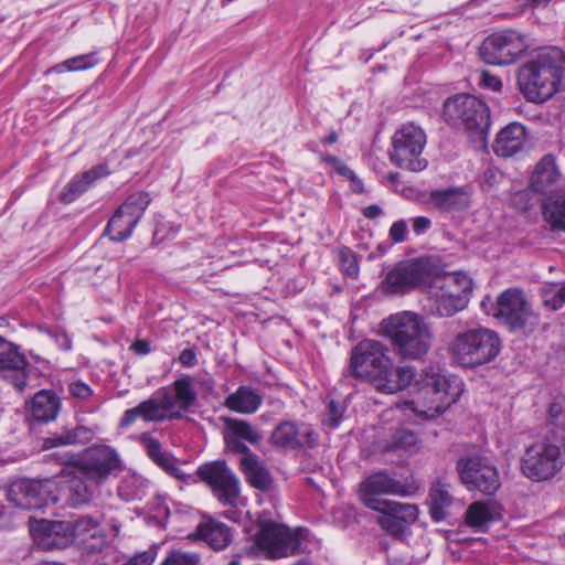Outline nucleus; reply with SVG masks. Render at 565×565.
I'll return each mask as SVG.
<instances>
[{"label": "nucleus", "instance_id": "nucleus-59", "mask_svg": "<svg viewBox=\"0 0 565 565\" xmlns=\"http://www.w3.org/2000/svg\"><path fill=\"white\" fill-rule=\"evenodd\" d=\"M154 511L153 518L158 520V523L166 525L167 520L171 515L170 508L164 502H159Z\"/></svg>", "mask_w": 565, "mask_h": 565}, {"label": "nucleus", "instance_id": "nucleus-45", "mask_svg": "<svg viewBox=\"0 0 565 565\" xmlns=\"http://www.w3.org/2000/svg\"><path fill=\"white\" fill-rule=\"evenodd\" d=\"M430 508L429 514L435 522L446 519L445 509L448 508L452 500L448 491L444 488H433L429 493Z\"/></svg>", "mask_w": 565, "mask_h": 565}, {"label": "nucleus", "instance_id": "nucleus-48", "mask_svg": "<svg viewBox=\"0 0 565 565\" xmlns=\"http://www.w3.org/2000/svg\"><path fill=\"white\" fill-rule=\"evenodd\" d=\"M200 555L180 550H172L161 565H199Z\"/></svg>", "mask_w": 565, "mask_h": 565}, {"label": "nucleus", "instance_id": "nucleus-4", "mask_svg": "<svg viewBox=\"0 0 565 565\" xmlns=\"http://www.w3.org/2000/svg\"><path fill=\"white\" fill-rule=\"evenodd\" d=\"M381 331L403 360H419L431 347L433 332L425 319L415 312L404 311L383 319Z\"/></svg>", "mask_w": 565, "mask_h": 565}, {"label": "nucleus", "instance_id": "nucleus-33", "mask_svg": "<svg viewBox=\"0 0 565 565\" xmlns=\"http://www.w3.org/2000/svg\"><path fill=\"white\" fill-rule=\"evenodd\" d=\"M239 468L245 476L246 481L255 489L269 491L274 483V478L268 468L260 461L258 456L241 458Z\"/></svg>", "mask_w": 565, "mask_h": 565}, {"label": "nucleus", "instance_id": "nucleus-16", "mask_svg": "<svg viewBox=\"0 0 565 565\" xmlns=\"http://www.w3.org/2000/svg\"><path fill=\"white\" fill-rule=\"evenodd\" d=\"M49 480L19 479L10 483L7 499L14 507L25 510L42 509L57 502Z\"/></svg>", "mask_w": 565, "mask_h": 565}, {"label": "nucleus", "instance_id": "nucleus-42", "mask_svg": "<svg viewBox=\"0 0 565 565\" xmlns=\"http://www.w3.org/2000/svg\"><path fill=\"white\" fill-rule=\"evenodd\" d=\"M99 63L98 53L90 52L87 54L77 55L65 60L52 66L47 72L63 73V72H77L85 71L94 67Z\"/></svg>", "mask_w": 565, "mask_h": 565}, {"label": "nucleus", "instance_id": "nucleus-13", "mask_svg": "<svg viewBox=\"0 0 565 565\" xmlns=\"http://www.w3.org/2000/svg\"><path fill=\"white\" fill-rule=\"evenodd\" d=\"M431 270H434V260L429 257L399 262L387 271L383 287L391 294L405 292L419 287L425 288Z\"/></svg>", "mask_w": 565, "mask_h": 565}, {"label": "nucleus", "instance_id": "nucleus-61", "mask_svg": "<svg viewBox=\"0 0 565 565\" xmlns=\"http://www.w3.org/2000/svg\"><path fill=\"white\" fill-rule=\"evenodd\" d=\"M383 214V210L379 204H371L363 210V215L366 218H376Z\"/></svg>", "mask_w": 565, "mask_h": 565}, {"label": "nucleus", "instance_id": "nucleus-32", "mask_svg": "<svg viewBox=\"0 0 565 565\" xmlns=\"http://www.w3.org/2000/svg\"><path fill=\"white\" fill-rule=\"evenodd\" d=\"M61 408V399L54 391L41 390L32 398L31 414L39 423L54 420Z\"/></svg>", "mask_w": 565, "mask_h": 565}, {"label": "nucleus", "instance_id": "nucleus-20", "mask_svg": "<svg viewBox=\"0 0 565 565\" xmlns=\"http://www.w3.org/2000/svg\"><path fill=\"white\" fill-rule=\"evenodd\" d=\"M20 345L0 335V371L6 381L22 393L28 385L29 361Z\"/></svg>", "mask_w": 565, "mask_h": 565}, {"label": "nucleus", "instance_id": "nucleus-64", "mask_svg": "<svg viewBox=\"0 0 565 565\" xmlns=\"http://www.w3.org/2000/svg\"><path fill=\"white\" fill-rule=\"evenodd\" d=\"M323 162L330 164L333 169H335L342 161L333 156V154H327L322 158Z\"/></svg>", "mask_w": 565, "mask_h": 565}, {"label": "nucleus", "instance_id": "nucleus-62", "mask_svg": "<svg viewBox=\"0 0 565 565\" xmlns=\"http://www.w3.org/2000/svg\"><path fill=\"white\" fill-rule=\"evenodd\" d=\"M349 180L351 182V189L354 193L361 194L364 192V184L355 173Z\"/></svg>", "mask_w": 565, "mask_h": 565}, {"label": "nucleus", "instance_id": "nucleus-30", "mask_svg": "<svg viewBox=\"0 0 565 565\" xmlns=\"http://www.w3.org/2000/svg\"><path fill=\"white\" fill-rule=\"evenodd\" d=\"M427 300L425 310L428 315L437 317H452L468 306V300L454 299L438 288L425 287Z\"/></svg>", "mask_w": 565, "mask_h": 565}, {"label": "nucleus", "instance_id": "nucleus-19", "mask_svg": "<svg viewBox=\"0 0 565 565\" xmlns=\"http://www.w3.org/2000/svg\"><path fill=\"white\" fill-rule=\"evenodd\" d=\"M29 530L35 545L43 551L71 546V527L67 520L29 519Z\"/></svg>", "mask_w": 565, "mask_h": 565}, {"label": "nucleus", "instance_id": "nucleus-56", "mask_svg": "<svg viewBox=\"0 0 565 565\" xmlns=\"http://www.w3.org/2000/svg\"><path fill=\"white\" fill-rule=\"evenodd\" d=\"M154 555L151 552H142L131 557L125 565H151Z\"/></svg>", "mask_w": 565, "mask_h": 565}, {"label": "nucleus", "instance_id": "nucleus-24", "mask_svg": "<svg viewBox=\"0 0 565 565\" xmlns=\"http://www.w3.org/2000/svg\"><path fill=\"white\" fill-rule=\"evenodd\" d=\"M159 395H162L164 409L170 413L180 412L182 415L189 412L198 401V394L188 375L177 379L170 388H159Z\"/></svg>", "mask_w": 565, "mask_h": 565}, {"label": "nucleus", "instance_id": "nucleus-52", "mask_svg": "<svg viewBox=\"0 0 565 565\" xmlns=\"http://www.w3.org/2000/svg\"><path fill=\"white\" fill-rule=\"evenodd\" d=\"M70 394L78 399H87L93 395V390L90 386L82 381H76L70 384L68 386Z\"/></svg>", "mask_w": 565, "mask_h": 565}, {"label": "nucleus", "instance_id": "nucleus-58", "mask_svg": "<svg viewBox=\"0 0 565 565\" xmlns=\"http://www.w3.org/2000/svg\"><path fill=\"white\" fill-rule=\"evenodd\" d=\"M46 332L50 337L55 339V341L60 344L61 348H63L64 350L71 349V341L65 333L57 329H47Z\"/></svg>", "mask_w": 565, "mask_h": 565}, {"label": "nucleus", "instance_id": "nucleus-44", "mask_svg": "<svg viewBox=\"0 0 565 565\" xmlns=\"http://www.w3.org/2000/svg\"><path fill=\"white\" fill-rule=\"evenodd\" d=\"M227 434L244 439L245 441L257 445L262 441V434L255 429L247 420L244 419H228L226 422Z\"/></svg>", "mask_w": 565, "mask_h": 565}, {"label": "nucleus", "instance_id": "nucleus-22", "mask_svg": "<svg viewBox=\"0 0 565 565\" xmlns=\"http://www.w3.org/2000/svg\"><path fill=\"white\" fill-rule=\"evenodd\" d=\"M394 494L407 497L411 494L407 486L397 479L392 478L385 470L371 473L360 483V500L369 509H374L371 501H387L381 495Z\"/></svg>", "mask_w": 565, "mask_h": 565}, {"label": "nucleus", "instance_id": "nucleus-15", "mask_svg": "<svg viewBox=\"0 0 565 565\" xmlns=\"http://www.w3.org/2000/svg\"><path fill=\"white\" fill-rule=\"evenodd\" d=\"M457 471L470 491L478 490L486 495H493L501 486L498 469L481 456L460 458Z\"/></svg>", "mask_w": 565, "mask_h": 565}, {"label": "nucleus", "instance_id": "nucleus-10", "mask_svg": "<svg viewBox=\"0 0 565 565\" xmlns=\"http://www.w3.org/2000/svg\"><path fill=\"white\" fill-rule=\"evenodd\" d=\"M64 463L75 467L86 480H92L98 486L120 470L121 461L116 450L109 446H94L85 450L82 458L74 455L67 456Z\"/></svg>", "mask_w": 565, "mask_h": 565}, {"label": "nucleus", "instance_id": "nucleus-51", "mask_svg": "<svg viewBox=\"0 0 565 565\" xmlns=\"http://www.w3.org/2000/svg\"><path fill=\"white\" fill-rule=\"evenodd\" d=\"M344 408L337 402L331 401L328 406L324 423L331 427L337 428L342 419Z\"/></svg>", "mask_w": 565, "mask_h": 565}, {"label": "nucleus", "instance_id": "nucleus-40", "mask_svg": "<svg viewBox=\"0 0 565 565\" xmlns=\"http://www.w3.org/2000/svg\"><path fill=\"white\" fill-rule=\"evenodd\" d=\"M385 449L388 451L415 452L418 449V436L408 428H396L386 441Z\"/></svg>", "mask_w": 565, "mask_h": 565}, {"label": "nucleus", "instance_id": "nucleus-18", "mask_svg": "<svg viewBox=\"0 0 565 565\" xmlns=\"http://www.w3.org/2000/svg\"><path fill=\"white\" fill-rule=\"evenodd\" d=\"M269 440L275 448L284 451L312 449L319 445V434L310 425L282 420L275 426Z\"/></svg>", "mask_w": 565, "mask_h": 565}, {"label": "nucleus", "instance_id": "nucleus-6", "mask_svg": "<svg viewBox=\"0 0 565 565\" xmlns=\"http://www.w3.org/2000/svg\"><path fill=\"white\" fill-rule=\"evenodd\" d=\"M499 334L488 328H472L459 332L448 344L451 361L463 369H476L491 363L501 351Z\"/></svg>", "mask_w": 565, "mask_h": 565}, {"label": "nucleus", "instance_id": "nucleus-46", "mask_svg": "<svg viewBox=\"0 0 565 565\" xmlns=\"http://www.w3.org/2000/svg\"><path fill=\"white\" fill-rule=\"evenodd\" d=\"M340 268L350 278H358L360 273L359 255L347 246L339 249Z\"/></svg>", "mask_w": 565, "mask_h": 565}, {"label": "nucleus", "instance_id": "nucleus-31", "mask_svg": "<svg viewBox=\"0 0 565 565\" xmlns=\"http://www.w3.org/2000/svg\"><path fill=\"white\" fill-rule=\"evenodd\" d=\"M263 404V395L258 388L250 385H241L234 393L230 394L224 406L238 414H254Z\"/></svg>", "mask_w": 565, "mask_h": 565}, {"label": "nucleus", "instance_id": "nucleus-57", "mask_svg": "<svg viewBox=\"0 0 565 565\" xmlns=\"http://www.w3.org/2000/svg\"><path fill=\"white\" fill-rule=\"evenodd\" d=\"M179 362L186 367L194 366L198 363L196 353L193 349H184L179 355Z\"/></svg>", "mask_w": 565, "mask_h": 565}, {"label": "nucleus", "instance_id": "nucleus-29", "mask_svg": "<svg viewBox=\"0 0 565 565\" xmlns=\"http://www.w3.org/2000/svg\"><path fill=\"white\" fill-rule=\"evenodd\" d=\"M526 142V129L520 122H511L497 135L493 151L497 156L509 158L521 151Z\"/></svg>", "mask_w": 565, "mask_h": 565}, {"label": "nucleus", "instance_id": "nucleus-35", "mask_svg": "<svg viewBox=\"0 0 565 565\" xmlns=\"http://www.w3.org/2000/svg\"><path fill=\"white\" fill-rule=\"evenodd\" d=\"M195 535L214 550H223L232 542L231 529L226 524L213 519L201 522L196 526Z\"/></svg>", "mask_w": 565, "mask_h": 565}, {"label": "nucleus", "instance_id": "nucleus-34", "mask_svg": "<svg viewBox=\"0 0 565 565\" xmlns=\"http://www.w3.org/2000/svg\"><path fill=\"white\" fill-rule=\"evenodd\" d=\"M542 215L554 233H565V191L553 192L542 203Z\"/></svg>", "mask_w": 565, "mask_h": 565}, {"label": "nucleus", "instance_id": "nucleus-17", "mask_svg": "<svg viewBox=\"0 0 565 565\" xmlns=\"http://www.w3.org/2000/svg\"><path fill=\"white\" fill-rule=\"evenodd\" d=\"M374 511L379 512L377 524L394 539H403L411 524L418 516V509L414 504L396 501H371Z\"/></svg>", "mask_w": 565, "mask_h": 565}, {"label": "nucleus", "instance_id": "nucleus-11", "mask_svg": "<svg viewBox=\"0 0 565 565\" xmlns=\"http://www.w3.org/2000/svg\"><path fill=\"white\" fill-rule=\"evenodd\" d=\"M493 317L500 320L512 332L533 331L537 324L539 316L519 288H509L497 299Z\"/></svg>", "mask_w": 565, "mask_h": 565}, {"label": "nucleus", "instance_id": "nucleus-21", "mask_svg": "<svg viewBox=\"0 0 565 565\" xmlns=\"http://www.w3.org/2000/svg\"><path fill=\"white\" fill-rule=\"evenodd\" d=\"M67 521L71 527V544L81 545L86 554H98L109 546L99 518L78 515Z\"/></svg>", "mask_w": 565, "mask_h": 565}, {"label": "nucleus", "instance_id": "nucleus-8", "mask_svg": "<svg viewBox=\"0 0 565 565\" xmlns=\"http://www.w3.org/2000/svg\"><path fill=\"white\" fill-rule=\"evenodd\" d=\"M425 145V131L414 124L405 125L392 138L390 160L399 169L420 172L428 166V161L423 157Z\"/></svg>", "mask_w": 565, "mask_h": 565}, {"label": "nucleus", "instance_id": "nucleus-1", "mask_svg": "<svg viewBox=\"0 0 565 565\" xmlns=\"http://www.w3.org/2000/svg\"><path fill=\"white\" fill-rule=\"evenodd\" d=\"M388 352V347L381 341H360L351 351L345 374L369 382L380 393L395 394L403 391L413 382L416 371L412 366L394 369Z\"/></svg>", "mask_w": 565, "mask_h": 565}, {"label": "nucleus", "instance_id": "nucleus-26", "mask_svg": "<svg viewBox=\"0 0 565 565\" xmlns=\"http://www.w3.org/2000/svg\"><path fill=\"white\" fill-rule=\"evenodd\" d=\"M140 443L145 447L147 456L151 459V461L160 467L169 476L182 481L191 480L196 482L192 476H188L177 466V459L171 452L162 449L161 443L157 438L150 436L149 434H142L140 437Z\"/></svg>", "mask_w": 565, "mask_h": 565}, {"label": "nucleus", "instance_id": "nucleus-54", "mask_svg": "<svg viewBox=\"0 0 565 565\" xmlns=\"http://www.w3.org/2000/svg\"><path fill=\"white\" fill-rule=\"evenodd\" d=\"M431 227V221L427 216H417L412 218V228L416 235L426 233Z\"/></svg>", "mask_w": 565, "mask_h": 565}, {"label": "nucleus", "instance_id": "nucleus-50", "mask_svg": "<svg viewBox=\"0 0 565 565\" xmlns=\"http://www.w3.org/2000/svg\"><path fill=\"white\" fill-rule=\"evenodd\" d=\"M224 440L226 444V447L232 450L233 452L242 454V458L249 459L250 457L257 456L255 452L250 450V448L244 443V439H239L237 437H234L230 434L224 435Z\"/></svg>", "mask_w": 565, "mask_h": 565}, {"label": "nucleus", "instance_id": "nucleus-41", "mask_svg": "<svg viewBox=\"0 0 565 565\" xmlns=\"http://www.w3.org/2000/svg\"><path fill=\"white\" fill-rule=\"evenodd\" d=\"M493 521V515L488 504L473 502L466 511V523L477 531L484 532Z\"/></svg>", "mask_w": 565, "mask_h": 565}, {"label": "nucleus", "instance_id": "nucleus-7", "mask_svg": "<svg viewBox=\"0 0 565 565\" xmlns=\"http://www.w3.org/2000/svg\"><path fill=\"white\" fill-rule=\"evenodd\" d=\"M443 118L451 128L479 139L486 138L491 125L487 104L470 94L448 97L443 105Z\"/></svg>", "mask_w": 565, "mask_h": 565}, {"label": "nucleus", "instance_id": "nucleus-43", "mask_svg": "<svg viewBox=\"0 0 565 565\" xmlns=\"http://www.w3.org/2000/svg\"><path fill=\"white\" fill-rule=\"evenodd\" d=\"M136 226L137 225H130V220L126 214L116 210L115 214L107 223L106 231L111 234V241L124 242L131 236Z\"/></svg>", "mask_w": 565, "mask_h": 565}, {"label": "nucleus", "instance_id": "nucleus-37", "mask_svg": "<svg viewBox=\"0 0 565 565\" xmlns=\"http://www.w3.org/2000/svg\"><path fill=\"white\" fill-rule=\"evenodd\" d=\"M463 191L459 188H447L431 190L426 204L441 212L461 211L467 207Z\"/></svg>", "mask_w": 565, "mask_h": 565}, {"label": "nucleus", "instance_id": "nucleus-60", "mask_svg": "<svg viewBox=\"0 0 565 565\" xmlns=\"http://www.w3.org/2000/svg\"><path fill=\"white\" fill-rule=\"evenodd\" d=\"M131 350L139 355H146L151 351V347L148 340L140 339L131 344Z\"/></svg>", "mask_w": 565, "mask_h": 565}, {"label": "nucleus", "instance_id": "nucleus-39", "mask_svg": "<svg viewBox=\"0 0 565 565\" xmlns=\"http://www.w3.org/2000/svg\"><path fill=\"white\" fill-rule=\"evenodd\" d=\"M150 202L149 193L140 191L130 194L117 210L127 215L130 225H137Z\"/></svg>", "mask_w": 565, "mask_h": 565}, {"label": "nucleus", "instance_id": "nucleus-9", "mask_svg": "<svg viewBox=\"0 0 565 565\" xmlns=\"http://www.w3.org/2000/svg\"><path fill=\"white\" fill-rule=\"evenodd\" d=\"M301 532L302 529L292 531L271 520L262 521L255 535V544L268 559L295 556L301 553Z\"/></svg>", "mask_w": 565, "mask_h": 565}, {"label": "nucleus", "instance_id": "nucleus-49", "mask_svg": "<svg viewBox=\"0 0 565 565\" xmlns=\"http://www.w3.org/2000/svg\"><path fill=\"white\" fill-rule=\"evenodd\" d=\"M547 422L565 431V399H555L550 404Z\"/></svg>", "mask_w": 565, "mask_h": 565}, {"label": "nucleus", "instance_id": "nucleus-28", "mask_svg": "<svg viewBox=\"0 0 565 565\" xmlns=\"http://www.w3.org/2000/svg\"><path fill=\"white\" fill-rule=\"evenodd\" d=\"M94 437L95 431L90 427L78 424L64 426L43 439V448L47 450L56 447L82 446L90 443Z\"/></svg>", "mask_w": 565, "mask_h": 565}, {"label": "nucleus", "instance_id": "nucleus-5", "mask_svg": "<svg viewBox=\"0 0 565 565\" xmlns=\"http://www.w3.org/2000/svg\"><path fill=\"white\" fill-rule=\"evenodd\" d=\"M565 467V437L545 435L525 447L521 473L532 482L553 480Z\"/></svg>", "mask_w": 565, "mask_h": 565}, {"label": "nucleus", "instance_id": "nucleus-12", "mask_svg": "<svg viewBox=\"0 0 565 565\" xmlns=\"http://www.w3.org/2000/svg\"><path fill=\"white\" fill-rule=\"evenodd\" d=\"M529 50L526 36L514 30H503L487 36L480 46L482 61L490 65H510Z\"/></svg>", "mask_w": 565, "mask_h": 565}, {"label": "nucleus", "instance_id": "nucleus-55", "mask_svg": "<svg viewBox=\"0 0 565 565\" xmlns=\"http://www.w3.org/2000/svg\"><path fill=\"white\" fill-rule=\"evenodd\" d=\"M481 83L484 87L492 89L494 92H499L502 88V81L488 72H482Z\"/></svg>", "mask_w": 565, "mask_h": 565}, {"label": "nucleus", "instance_id": "nucleus-36", "mask_svg": "<svg viewBox=\"0 0 565 565\" xmlns=\"http://www.w3.org/2000/svg\"><path fill=\"white\" fill-rule=\"evenodd\" d=\"M559 172L555 158L552 154L544 156L535 166L531 175V188L539 193H545L557 182Z\"/></svg>", "mask_w": 565, "mask_h": 565}, {"label": "nucleus", "instance_id": "nucleus-27", "mask_svg": "<svg viewBox=\"0 0 565 565\" xmlns=\"http://www.w3.org/2000/svg\"><path fill=\"white\" fill-rule=\"evenodd\" d=\"M110 174L107 163L92 167L89 170L74 175L60 193V201L70 204L86 192L97 180Z\"/></svg>", "mask_w": 565, "mask_h": 565}, {"label": "nucleus", "instance_id": "nucleus-14", "mask_svg": "<svg viewBox=\"0 0 565 565\" xmlns=\"http://www.w3.org/2000/svg\"><path fill=\"white\" fill-rule=\"evenodd\" d=\"M200 481L211 488L223 505L235 507L239 497V481L225 460H213L198 467Z\"/></svg>", "mask_w": 565, "mask_h": 565}, {"label": "nucleus", "instance_id": "nucleus-53", "mask_svg": "<svg viewBox=\"0 0 565 565\" xmlns=\"http://www.w3.org/2000/svg\"><path fill=\"white\" fill-rule=\"evenodd\" d=\"M390 238L394 243H403L407 236V223L405 220L394 222L390 228Z\"/></svg>", "mask_w": 565, "mask_h": 565}, {"label": "nucleus", "instance_id": "nucleus-23", "mask_svg": "<svg viewBox=\"0 0 565 565\" xmlns=\"http://www.w3.org/2000/svg\"><path fill=\"white\" fill-rule=\"evenodd\" d=\"M427 287L438 288L450 298L468 300L473 290L472 279L461 271L447 273L434 260Z\"/></svg>", "mask_w": 565, "mask_h": 565}, {"label": "nucleus", "instance_id": "nucleus-25", "mask_svg": "<svg viewBox=\"0 0 565 565\" xmlns=\"http://www.w3.org/2000/svg\"><path fill=\"white\" fill-rule=\"evenodd\" d=\"M139 417L145 422H163L167 419H182L183 415L180 412L170 413L168 409H164L162 395H159L158 390L153 397L139 403L134 408L127 409L120 419V426L128 427Z\"/></svg>", "mask_w": 565, "mask_h": 565}, {"label": "nucleus", "instance_id": "nucleus-3", "mask_svg": "<svg viewBox=\"0 0 565 565\" xmlns=\"http://www.w3.org/2000/svg\"><path fill=\"white\" fill-rule=\"evenodd\" d=\"M564 70L563 51L553 46L540 49L520 66L519 88L527 100L543 103L558 90Z\"/></svg>", "mask_w": 565, "mask_h": 565}, {"label": "nucleus", "instance_id": "nucleus-47", "mask_svg": "<svg viewBox=\"0 0 565 565\" xmlns=\"http://www.w3.org/2000/svg\"><path fill=\"white\" fill-rule=\"evenodd\" d=\"M545 307L556 311L565 305V284L551 286L543 291Z\"/></svg>", "mask_w": 565, "mask_h": 565}, {"label": "nucleus", "instance_id": "nucleus-38", "mask_svg": "<svg viewBox=\"0 0 565 565\" xmlns=\"http://www.w3.org/2000/svg\"><path fill=\"white\" fill-rule=\"evenodd\" d=\"M98 484L92 480H86L81 473L73 477L68 481V502L74 505H82L88 503L94 497Z\"/></svg>", "mask_w": 565, "mask_h": 565}, {"label": "nucleus", "instance_id": "nucleus-63", "mask_svg": "<svg viewBox=\"0 0 565 565\" xmlns=\"http://www.w3.org/2000/svg\"><path fill=\"white\" fill-rule=\"evenodd\" d=\"M340 175L350 179L353 177L354 171L351 170L345 163L341 162L335 169H334Z\"/></svg>", "mask_w": 565, "mask_h": 565}, {"label": "nucleus", "instance_id": "nucleus-2", "mask_svg": "<svg viewBox=\"0 0 565 565\" xmlns=\"http://www.w3.org/2000/svg\"><path fill=\"white\" fill-rule=\"evenodd\" d=\"M417 397L406 402L422 419H435L455 404L463 392L462 381L438 364L426 366L417 384Z\"/></svg>", "mask_w": 565, "mask_h": 565}]
</instances>
